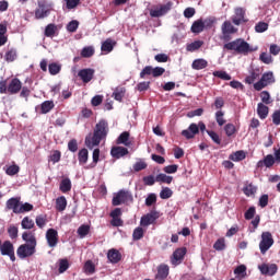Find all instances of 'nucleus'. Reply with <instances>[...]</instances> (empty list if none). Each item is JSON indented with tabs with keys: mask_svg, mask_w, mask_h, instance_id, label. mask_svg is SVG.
<instances>
[{
	"mask_svg": "<svg viewBox=\"0 0 280 280\" xmlns=\"http://www.w3.org/2000/svg\"><path fill=\"white\" fill-rule=\"evenodd\" d=\"M108 121L105 119H101L93 130V133H89L85 137V145L89 148V150H93V148H97L100 143H102V140L106 139L108 137Z\"/></svg>",
	"mask_w": 280,
	"mask_h": 280,
	"instance_id": "1",
	"label": "nucleus"
},
{
	"mask_svg": "<svg viewBox=\"0 0 280 280\" xmlns=\"http://www.w3.org/2000/svg\"><path fill=\"white\" fill-rule=\"evenodd\" d=\"M223 49L224 51H232L236 56H248L255 51V49L250 47V44H248L244 38L225 42Z\"/></svg>",
	"mask_w": 280,
	"mask_h": 280,
	"instance_id": "2",
	"label": "nucleus"
},
{
	"mask_svg": "<svg viewBox=\"0 0 280 280\" xmlns=\"http://www.w3.org/2000/svg\"><path fill=\"white\" fill-rule=\"evenodd\" d=\"M21 89H23V83L19 78H13L8 83V80L0 81V93L1 95H16L21 93Z\"/></svg>",
	"mask_w": 280,
	"mask_h": 280,
	"instance_id": "3",
	"label": "nucleus"
},
{
	"mask_svg": "<svg viewBox=\"0 0 280 280\" xmlns=\"http://www.w3.org/2000/svg\"><path fill=\"white\" fill-rule=\"evenodd\" d=\"M221 40H223V43H229L232 38L231 35L237 34V27L233 26L231 21H224L221 25Z\"/></svg>",
	"mask_w": 280,
	"mask_h": 280,
	"instance_id": "4",
	"label": "nucleus"
},
{
	"mask_svg": "<svg viewBox=\"0 0 280 280\" xmlns=\"http://www.w3.org/2000/svg\"><path fill=\"white\" fill-rule=\"evenodd\" d=\"M275 244V238H272V233L270 232H262L261 233V241L259 243V249L261 255H266L272 245Z\"/></svg>",
	"mask_w": 280,
	"mask_h": 280,
	"instance_id": "5",
	"label": "nucleus"
},
{
	"mask_svg": "<svg viewBox=\"0 0 280 280\" xmlns=\"http://www.w3.org/2000/svg\"><path fill=\"white\" fill-rule=\"evenodd\" d=\"M132 194L128 190H119L112 200L113 207H119V205H125V202H132Z\"/></svg>",
	"mask_w": 280,
	"mask_h": 280,
	"instance_id": "6",
	"label": "nucleus"
},
{
	"mask_svg": "<svg viewBox=\"0 0 280 280\" xmlns=\"http://www.w3.org/2000/svg\"><path fill=\"white\" fill-rule=\"evenodd\" d=\"M0 254L3 257H10L11 261H16V256L14 255V244L11 241H2L0 238Z\"/></svg>",
	"mask_w": 280,
	"mask_h": 280,
	"instance_id": "7",
	"label": "nucleus"
},
{
	"mask_svg": "<svg viewBox=\"0 0 280 280\" xmlns=\"http://www.w3.org/2000/svg\"><path fill=\"white\" fill-rule=\"evenodd\" d=\"M173 5L174 3L172 1H168L165 4H160L155 9L150 10V16H152V19H160V16H165V14L172 10Z\"/></svg>",
	"mask_w": 280,
	"mask_h": 280,
	"instance_id": "8",
	"label": "nucleus"
},
{
	"mask_svg": "<svg viewBox=\"0 0 280 280\" xmlns=\"http://www.w3.org/2000/svg\"><path fill=\"white\" fill-rule=\"evenodd\" d=\"M36 254V246L22 244L16 249V255L20 259H27Z\"/></svg>",
	"mask_w": 280,
	"mask_h": 280,
	"instance_id": "9",
	"label": "nucleus"
},
{
	"mask_svg": "<svg viewBox=\"0 0 280 280\" xmlns=\"http://www.w3.org/2000/svg\"><path fill=\"white\" fill-rule=\"evenodd\" d=\"M273 78L275 75L272 72L264 73L260 80L254 84L255 91H261L262 89H266L268 84H272V82H275Z\"/></svg>",
	"mask_w": 280,
	"mask_h": 280,
	"instance_id": "10",
	"label": "nucleus"
},
{
	"mask_svg": "<svg viewBox=\"0 0 280 280\" xmlns=\"http://www.w3.org/2000/svg\"><path fill=\"white\" fill-rule=\"evenodd\" d=\"M232 23L235 25L248 23V20L246 19V10H244L243 8H236L234 10V15H232Z\"/></svg>",
	"mask_w": 280,
	"mask_h": 280,
	"instance_id": "11",
	"label": "nucleus"
},
{
	"mask_svg": "<svg viewBox=\"0 0 280 280\" xmlns=\"http://www.w3.org/2000/svg\"><path fill=\"white\" fill-rule=\"evenodd\" d=\"M258 269L260 270L261 275H265L266 277H275L276 272L279 270V267L277 264H262L258 266Z\"/></svg>",
	"mask_w": 280,
	"mask_h": 280,
	"instance_id": "12",
	"label": "nucleus"
},
{
	"mask_svg": "<svg viewBox=\"0 0 280 280\" xmlns=\"http://www.w3.org/2000/svg\"><path fill=\"white\" fill-rule=\"evenodd\" d=\"M78 75L80 77V80H82L84 84H89V82H91V80H93L95 75V70L92 68H84L78 72Z\"/></svg>",
	"mask_w": 280,
	"mask_h": 280,
	"instance_id": "13",
	"label": "nucleus"
},
{
	"mask_svg": "<svg viewBox=\"0 0 280 280\" xmlns=\"http://www.w3.org/2000/svg\"><path fill=\"white\" fill-rule=\"evenodd\" d=\"M47 244L50 248L58 246V231L55 229H48L46 232Z\"/></svg>",
	"mask_w": 280,
	"mask_h": 280,
	"instance_id": "14",
	"label": "nucleus"
},
{
	"mask_svg": "<svg viewBox=\"0 0 280 280\" xmlns=\"http://www.w3.org/2000/svg\"><path fill=\"white\" fill-rule=\"evenodd\" d=\"M7 209L13 213H21V198L12 197L7 201Z\"/></svg>",
	"mask_w": 280,
	"mask_h": 280,
	"instance_id": "15",
	"label": "nucleus"
},
{
	"mask_svg": "<svg viewBox=\"0 0 280 280\" xmlns=\"http://www.w3.org/2000/svg\"><path fill=\"white\" fill-rule=\"evenodd\" d=\"M156 220H159V212L153 211V212H150V213L143 215L140 220V224L142 226H150V224H154V222H156Z\"/></svg>",
	"mask_w": 280,
	"mask_h": 280,
	"instance_id": "16",
	"label": "nucleus"
},
{
	"mask_svg": "<svg viewBox=\"0 0 280 280\" xmlns=\"http://www.w3.org/2000/svg\"><path fill=\"white\" fill-rule=\"evenodd\" d=\"M198 132H200L198 125L192 122L189 125L188 129L182 131V137H185V139H194Z\"/></svg>",
	"mask_w": 280,
	"mask_h": 280,
	"instance_id": "17",
	"label": "nucleus"
},
{
	"mask_svg": "<svg viewBox=\"0 0 280 280\" xmlns=\"http://www.w3.org/2000/svg\"><path fill=\"white\" fill-rule=\"evenodd\" d=\"M185 255H187V248L185 247L177 248L173 253V259H172L173 266H178V264H180V261L185 259Z\"/></svg>",
	"mask_w": 280,
	"mask_h": 280,
	"instance_id": "18",
	"label": "nucleus"
},
{
	"mask_svg": "<svg viewBox=\"0 0 280 280\" xmlns=\"http://www.w3.org/2000/svg\"><path fill=\"white\" fill-rule=\"evenodd\" d=\"M60 32V26L50 23L45 27L44 31V36H46V38H54V36H58Z\"/></svg>",
	"mask_w": 280,
	"mask_h": 280,
	"instance_id": "19",
	"label": "nucleus"
},
{
	"mask_svg": "<svg viewBox=\"0 0 280 280\" xmlns=\"http://www.w3.org/2000/svg\"><path fill=\"white\" fill-rule=\"evenodd\" d=\"M275 163H277V160L275 158V155L272 154H268L264 158V160H260L258 163H257V167H267V168H270L272 167V165H275Z\"/></svg>",
	"mask_w": 280,
	"mask_h": 280,
	"instance_id": "20",
	"label": "nucleus"
},
{
	"mask_svg": "<svg viewBox=\"0 0 280 280\" xmlns=\"http://www.w3.org/2000/svg\"><path fill=\"white\" fill-rule=\"evenodd\" d=\"M170 276V266L167 265H160L158 268V273L155 276V278L158 280H165L166 277Z\"/></svg>",
	"mask_w": 280,
	"mask_h": 280,
	"instance_id": "21",
	"label": "nucleus"
},
{
	"mask_svg": "<svg viewBox=\"0 0 280 280\" xmlns=\"http://www.w3.org/2000/svg\"><path fill=\"white\" fill-rule=\"evenodd\" d=\"M22 240L25 242L24 244L28 246H37L36 236L32 232H24L22 234Z\"/></svg>",
	"mask_w": 280,
	"mask_h": 280,
	"instance_id": "22",
	"label": "nucleus"
},
{
	"mask_svg": "<svg viewBox=\"0 0 280 280\" xmlns=\"http://www.w3.org/2000/svg\"><path fill=\"white\" fill-rule=\"evenodd\" d=\"M110 154L114 159H121V156H126V154H128V149L125 147H113Z\"/></svg>",
	"mask_w": 280,
	"mask_h": 280,
	"instance_id": "23",
	"label": "nucleus"
},
{
	"mask_svg": "<svg viewBox=\"0 0 280 280\" xmlns=\"http://www.w3.org/2000/svg\"><path fill=\"white\" fill-rule=\"evenodd\" d=\"M107 258L109 259L110 264H119L121 261V253L117 249H109L107 253Z\"/></svg>",
	"mask_w": 280,
	"mask_h": 280,
	"instance_id": "24",
	"label": "nucleus"
},
{
	"mask_svg": "<svg viewBox=\"0 0 280 280\" xmlns=\"http://www.w3.org/2000/svg\"><path fill=\"white\" fill-rule=\"evenodd\" d=\"M115 43L112 38H107L105 42L102 43L101 51H105V54H110L113 49H115Z\"/></svg>",
	"mask_w": 280,
	"mask_h": 280,
	"instance_id": "25",
	"label": "nucleus"
},
{
	"mask_svg": "<svg viewBox=\"0 0 280 280\" xmlns=\"http://www.w3.org/2000/svg\"><path fill=\"white\" fill-rule=\"evenodd\" d=\"M55 107L56 104H54V101H45L40 104V113L42 115H47V113H51Z\"/></svg>",
	"mask_w": 280,
	"mask_h": 280,
	"instance_id": "26",
	"label": "nucleus"
},
{
	"mask_svg": "<svg viewBox=\"0 0 280 280\" xmlns=\"http://www.w3.org/2000/svg\"><path fill=\"white\" fill-rule=\"evenodd\" d=\"M268 113H270V108L266 106L264 103H258L257 105V115L260 119H266L268 117Z\"/></svg>",
	"mask_w": 280,
	"mask_h": 280,
	"instance_id": "27",
	"label": "nucleus"
},
{
	"mask_svg": "<svg viewBox=\"0 0 280 280\" xmlns=\"http://www.w3.org/2000/svg\"><path fill=\"white\" fill-rule=\"evenodd\" d=\"M116 143L118 145H130V132L124 131L120 133V136L117 138Z\"/></svg>",
	"mask_w": 280,
	"mask_h": 280,
	"instance_id": "28",
	"label": "nucleus"
},
{
	"mask_svg": "<svg viewBox=\"0 0 280 280\" xmlns=\"http://www.w3.org/2000/svg\"><path fill=\"white\" fill-rule=\"evenodd\" d=\"M209 67V62L205 59H196L192 61L191 68L196 71H200L202 69H207Z\"/></svg>",
	"mask_w": 280,
	"mask_h": 280,
	"instance_id": "29",
	"label": "nucleus"
},
{
	"mask_svg": "<svg viewBox=\"0 0 280 280\" xmlns=\"http://www.w3.org/2000/svg\"><path fill=\"white\" fill-rule=\"evenodd\" d=\"M59 189L62 194H69L71 191V179L69 177L63 178L60 182Z\"/></svg>",
	"mask_w": 280,
	"mask_h": 280,
	"instance_id": "30",
	"label": "nucleus"
},
{
	"mask_svg": "<svg viewBox=\"0 0 280 280\" xmlns=\"http://www.w3.org/2000/svg\"><path fill=\"white\" fill-rule=\"evenodd\" d=\"M192 34H200V32H205V22L202 20H197L191 25Z\"/></svg>",
	"mask_w": 280,
	"mask_h": 280,
	"instance_id": "31",
	"label": "nucleus"
},
{
	"mask_svg": "<svg viewBox=\"0 0 280 280\" xmlns=\"http://www.w3.org/2000/svg\"><path fill=\"white\" fill-rule=\"evenodd\" d=\"M78 160L80 165H86L89 161V150L86 149H81L78 153Z\"/></svg>",
	"mask_w": 280,
	"mask_h": 280,
	"instance_id": "32",
	"label": "nucleus"
},
{
	"mask_svg": "<svg viewBox=\"0 0 280 280\" xmlns=\"http://www.w3.org/2000/svg\"><path fill=\"white\" fill-rule=\"evenodd\" d=\"M203 45H205V42L195 40L190 44H187L186 51H190V52L198 51V49H200V47H202Z\"/></svg>",
	"mask_w": 280,
	"mask_h": 280,
	"instance_id": "33",
	"label": "nucleus"
},
{
	"mask_svg": "<svg viewBox=\"0 0 280 280\" xmlns=\"http://www.w3.org/2000/svg\"><path fill=\"white\" fill-rule=\"evenodd\" d=\"M21 226L26 231L34 229L35 226L34 220H32L30 217H24L21 221Z\"/></svg>",
	"mask_w": 280,
	"mask_h": 280,
	"instance_id": "34",
	"label": "nucleus"
},
{
	"mask_svg": "<svg viewBox=\"0 0 280 280\" xmlns=\"http://www.w3.org/2000/svg\"><path fill=\"white\" fill-rule=\"evenodd\" d=\"M48 71L50 75H58L62 71V66L58 62H52L48 65Z\"/></svg>",
	"mask_w": 280,
	"mask_h": 280,
	"instance_id": "35",
	"label": "nucleus"
},
{
	"mask_svg": "<svg viewBox=\"0 0 280 280\" xmlns=\"http://www.w3.org/2000/svg\"><path fill=\"white\" fill-rule=\"evenodd\" d=\"M155 180L156 183H165L166 185H172V180H174V177L160 173L159 175H156Z\"/></svg>",
	"mask_w": 280,
	"mask_h": 280,
	"instance_id": "36",
	"label": "nucleus"
},
{
	"mask_svg": "<svg viewBox=\"0 0 280 280\" xmlns=\"http://www.w3.org/2000/svg\"><path fill=\"white\" fill-rule=\"evenodd\" d=\"M143 235H145V230H143V228L141 226L136 228L132 233L133 242H139V240H143Z\"/></svg>",
	"mask_w": 280,
	"mask_h": 280,
	"instance_id": "37",
	"label": "nucleus"
},
{
	"mask_svg": "<svg viewBox=\"0 0 280 280\" xmlns=\"http://www.w3.org/2000/svg\"><path fill=\"white\" fill-rule=\"evenodd\" d=\"M67 209V198L65 196L58 197L56 199V210L65 211Z\"/></svg>",
	"mask_w": 280,
	"mask_h": 280,
	"instance_id": "38",
	"label": "nucleus"
},
{
	"mask_svg": "<svg viewBox=\"0 0 280 280\" xmlns=\"http://www.w3.org/2000/svg\"><path fill=\"white\" fill-rule=\"evenodd\" d=\"M230 161L240 162L246 159V152L244 151H236L229 156Z\"/></svg>",
	"mask_w": 280,
	"mask_h": 280,
	"instance_id": "39",
	"label": "nucleus"
},
{
	"mask_svg": "<svg viewBox=\"0 0 280 280\" xmlns=\"http://www.w3.org/2000/svg\"><path fill=\"white\" fill-rule=\"evenodd\" d=\"M77 233H78L79 237L84 238V237H86V235H89V233H91V226L83 224V225L79 226V229L77 230Z\"/></svg>",
	"mask_w": 280,
	"mask_h": 280,
	"instance_id": "40",
	"label": "nucleus"
},
{
	"mask_svg": "<svg viewBox=\"0 0 280 280\" xmlns=\"http://www.w3.org/2000/svg\"><path fill=\"white\" fill-rule=\"evenodd\" d=\"M83 270H84L85 275H94L95 264H93V260L85 261Z\"/></svg>",
	"mask_w": 280,
	"mask_h": 280,
	"instance_id": "41",
	"label": "nucleus"
},
{
	"mask_svg": "<svg viewBox=\"0 0 280 280\" xmlns=\"http://www.w3.org/2000/svg\"><path fill=\"white\" fill-rule=\"evenodd\" d=\"M124 95H126V90L124 88H117L113 93V97L116 102H121Z\"/></svg>",
	"mask_w": 280,
	"mask_h": 280,
	"instance_id": "42",
	"label": "nucleus"
},
{
	"mask_svg": "<svg viewBox=\"0 0 280 280\" xmlns=\"http://www.w3.org/2000/svg\"><path fill=\"white\" fill-rule=\"evenodd\" d=\"M4 59L7 62H14L16 60V49L11 48L4 55Z\"/></svg>",
	"mask_w": 280,
	"mask_h": 280,
	"instance_id": "43",
	"label": "nucleus"
},
{
	"mask_svg": "<svg viewBox=\"0 0 280 280\" xmlns=\"http://www.w3.org/2000/svg\"><path fill=\"white\" fill-rule=\"evenodd\" d=\"M224 132L226 137H233L237 132V128H235V125L229 122L224 126Z\"/></svg>",
	"mask_w": 280,
	"mask_h": 280,
	"instance_id": "44",
	"label": "nucleus"
},
{
	"mask_svg": "<svg viewBox=\"0 0 280 280\" xmlns=\"http://www.w3.org/2000/svg\"><path fill=\"white\" fill-rule=\"evenodd\" d=\"M35 223L37 224L38 229H45V226L47 225V215H37L35 219Z\"/></svg>",
	"mask_w": 280,
	"mask_h": 280,
	"instance_id": "45",
	"label": "nucleus"
},
{
	"mask_svg": "<svg viewBox=\"0 0 280 280\" xmlns=\"http://www.w3.org/2000/svg\"><path fill=\"white\" fill-rule=\"evenodd\" d=\"M94 54L95 49H93V46H86L81 50L82 58H91Z\"/></svg>",
	"mask_w": 280,
	"mask_h": 280,
	"instance_id": "46",
	"label": "nucleus"
},
{
	"mask_svg": "<svg viewBox=\"0 0 280 280\" xmlns=\"http://www.w3.org/2000/svg\"><path fill=\"white\" fill-rule=\"evenodd\" d=\"M19 172H21V167H19V165H16V164L10 165L5 170V174L8 176H16V174H19Z\"/></svg>",
	"mask_w": 280,
	"mask_h": 280,
	"instance_id": "47",
	"label": "nucleus"
},
{
	"mask_svg": "<svg viewBox=\"0 0 280 280\" xmlns=\"http://www.w3.org/2000/svg\"><path fill=\"white\" fill-rule=\"evenodd\" d=\"M207 135L210 137L213 143H217V145H220L222 143V139H220V135H218V132L213 130H207Z\"/></svg>",
	"mask_w": 280,
	"mask_h": 280,
	"instance_id": "48",
	"label": "nucleus"
},
{
	"mask_svg": "<svg viewBox=\"0 0 280 280\" xmlns=\"http://www.w3.org/2000/svg\"><path fill=\"white\" fill-rule=\"evenodd\" d=\"M268 23L266 22H258L256 25H255V32H257V34H264V32H268Z\"/></svg>",
	"mask_w": 280,
	"mask_h": 280,
	"instance_id": "49",
	"label": "nucleus"
},
{
	"mask_svg": "<svg viewBox=\"0 0 280 280\" xmlns=\"http://www.w3.org/2000/svg\"><path fill=\"white\" fill-rule=\"evenodd\" d=\"M7 232L11 240H16V237H19V228L15 225H10Z\"/></svg>",
	"mask_w": 280,
	"mask_h": 280,
	"instance_id": "50",
	"label": "nucleus"
},
{
	"mask_svg": "<svg viewBox=\"0 0 280 280\" xmlns=\"http://www.w3.org/2000/svg\"><path fill=\"white\" fill-rule=\"evenodd\" d=\"M69 270V260L67 258L59 259V273L67 272Z\"/></svg>",
	"mask_w": 280,
	"mask_h": 280,
	"instance_id": "51",
	"label": "nucleus"
},
{
	"mask_svg": "<svg viewBox=\"0 0 280 280\" xmlns=\"http://www.w3.org/2000/svg\"><path fill=\"white\" fill-rule=\"evenodd\" d=\"M173 194H174V192L172 191V189H170V187H165V188H163V189L161 190V192H160V198H161L162 200H167V199L172 198Z\"/></svg>",
	"mask_w": 280,
	"mask_h": 280,
	"instance_id": "52",
	"label": "nucleus"
},
{
	"mask_svg": "<svg viewBox=\"0 0 280 280\" xmlns=\"http://www.w3.org/2000/svg\"><path fill=\"white\" fill-rule=\"evenodd\" d=\"M61 156H62V153H60V151H58V150H55V151H52V153L50 154L49 161H50L51 163H54V164L60 163Z\"/></svg>",
	"mask_w": 280,
	"mask_h": 280,
	"instance_id": "53",
	"label": "nucleus"
},
{
	"mask_svg": "<svg viewBox=\"0 0 280 280\" xmlns=\"http://www.w3.org/2000/svg\"><path fill=\"white\" fill-rule=\"evenodd\" d=\"M78 27H80V22H78V20H72L68 23L67 31L70 33H74L78 32Z\"/></svg>",
	"mask_w": 280,
	"mask_h": 280,
	"instance_id": "54",
	"label": "nucleus"
},
{
	"mask_svg": "<svg viewBox=\"0 0 280 280\" xmlns=\"http://www.w3.org/2000/svg\"><path fill=\"white\" fill-rule=\"evenodd\" d=\"M243 191L245 196H255V194H257V188L253 184H248L244 187Z\"/></svg>",
	"mask_w": 280,
	"mask_h": 280,
	"instance_id": "55",
	"label": "nucleus"
},
{
	"mask_svg": "<svg viewBox=\"0 0 280 280\" xmlns=\"http://www.w3.org/2000/svg\"><path fill=\"white\" fill-rule=\"evenodd\" d=\"M215 121L219 126H224L226 124V120L224 119V112L218 110L215 113Z\"/></svg>",
	"mask_w": 280,
	"mask_h": 280,
	"instance_id": "56",
	"label": "nucleus"
},
{
	"mask_svg": "<svg viewBox=\"0 0 280 280\" xmlns=\"http://www.w3.org/2000/svg\"><path fill=\"white\" fill-rule=\"evenodd\" d=\"M213 248L214 250H224V248H226V243L224 242V238H218L213 244Z\"/></svg>",
	"mask_w": 280,
	"mask_h": 280,
	"instance_id": "57",
	"label": "nucleus"
},
{
	"mask_svg": "<svg viewBox=\"0 0 280 280\" xmlns=\"http://www.w3.org/2000/svg\"><path fill=\"white\" fill-rule=\"evenodd\" d=\"M260 100H261L262 104H266V105L272 104V101L270 100V92H268V91H262L260 93Z\"/></svg>",
	"mask_w": 280,
	"mask_h": 280,
	"instance_id": "58",
	"label": "nucleus"
},
{
	"mask_svg": "<svg viewBox=\"0 0 280 280\" xmlns=\"http://www.w3.org/2000/svg\"><path fill=\"white\" fill-rule=\"evenodd\" d=\"M212 75H214V78H220V80H231V75L226 73V71H222V70L214 71Z\"/></svg>",
	"mask_w": 280,
	"mask_h": 280,
	"instance_id": "59",
	"label": "nucleus"
},
{
	"mask_svg": "<svg viewBox=\"0 0 280 280\" xmlns=\"http://www.w3.org/2000/svg\"><path fill=\"white\" fill-rule=\"evenodd\" d=\"M148 75H152V66L144 67L140 72L141 80H145Z\"/></svg>",
	"mask_w": 280,
	"mask_h": 280,
	"instance_id": "60",
	"label": "nucleus"
},
{
	"mask_svg": "<svg viewBox=\"0 0 280 280\" xmlns=\"http://www.w3.org/2000/svg\"><path fill=\"white\" fill-rule=\"evenodd\" d=\"M49 15V11H47L46 9H40V7H38V9L35 10V18L36 19H45V16Z\"/></svg>",
	"mask_w": 280,
	"mask_h": 280,
	"instance_id": "61",
	"label": "nucleus"
},
{
	"mask_svg": "<svg viewBox=\"0 0 280 280\" xmlns=\"http://www.w3.org/2000/svg\"><path fill=\"white\" fill-rule=\"evenodd\" d=\"M92 159L93 162L90 164V167H95L100 163V149H94Z\"/></svg>",
	"mask_w": 280,
	"mask_h": 280,
	"instance_id": "62",
	"label": "nucleus"
},
{
	"mask_svg": "<svg viewBox=\"0 0 280 280\" xmlns=\"http://www.w3.org/2000/svg\"><path fill=\"white\" fill-rule=\"evenodd\" d=\"M165 73V68L162 67H152V78H161Z\"/></svg>",
	"mask_w": 280,
	"mask_h": 280,
	"instance_id": "63",
	"label": "nucleus"
},
{
	"mask_svg": "<svg viewBox=\"0 0 280 280\" xmlns=\"http://www.w3.org/2000/svg\"><path fill=\"white\" fill-rule=\"evenodd\" d=\"M272 118V124L275 126H280V109L275 110L273 114L271 115Z\"/></svg>",
	"mask_w": 280,
	"mask_h": 280,
	"instance_id": "64",
	"label": "nucleus"
}]
</instances>
